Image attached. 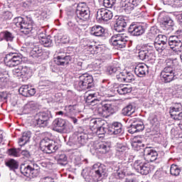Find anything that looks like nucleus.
Returning a JSON list of instances; mask_svg holds the SVG:
<instances>
[{
  "instance_id": "obj_25",
  "label": "nucleus",
  "mask_w": 182,
  "mask_h": 182,
  "mask_svg": "<svg viewBox=\"0 0 182 182\" xmlns=\"http://www.w3.org/2000/svg\"><path fill=\"white\" fill-rule=\"evenodd\" d=\"M143 130H144V124L143 122H134L128 128V132L131 134L143 132Z\"/></svg>"
},
{
  "instance_id": "obj_35",
  "label": "nucleus",
  "mask_w": 182,
  "mask_h": 182,
  "mask_svg": "<svg viewBox=\"0 0 182 182\" xmlns=\"http://www.w3.org/2000/svg\"><path fill=\"white\" fill-rule=\"evenodd\" d=\"M31 133L30 131L24 132L22 134V136L18 139V144L22 147V146H25L26 143L29 142L31 140Z\"/></svg>"
},
{
  "instance_id": "obj_27",
  "label": "nucleus",
  "mask_w": 182,
  "mask_h": 182,
  "mask_svg": "<svg viewBox=\"0 0 182 182\" xmlns=\"http://www.w3.org/2000/svg\"><path fill=\"white\" fill-rule=\"evenodd\" d=\"M126 26H127V23L126 22V20L124 17L119 16L117 19L116 23L114 25V31H116V32H123Z\"/></svg>"
},
{
  "instance_id": "obj_8",
  "label": "nucleus",
  "mask_w": 182,
  "mask_h": 182,
  "mask_svg": "<svg viewBox=\"0 0 182 182\" xmlns=\"http://www.w3.org/2000/svg\"><path fill=\"white\" fill-rule=\"evenodd\" d=\"M40 149L46 154H52V153H55L59 149V146L56 141L49 138H44L40 142Z\"/></svg>"
},
{
  "instance_id": "obj_2",
  "label": "nucleus",
  "mask_w": 182,
  "mask_h": 182,
  "mask_svg": "<svg viewBox=\"0 0 182 182\" xmlns=\"http://www.w3.org/2000/svg\"><path fill=\"white\" fill-rule=\"evenodd\" d=\"M127 150V146L123 144H117L115 156L120 160H122L121 166L119 167V170H122L123 173H126V171L129 168L128 163H132V161H133V159H134V156H133L128 157L129 154L126 152Z\"/></svg>"
},
{
  "instance_id": "obj_57",
  "label": "nucleus",
  "mask_w": 182,
  "mask_h": 182,
  "mask_svg": "<svg viewBox=\"0 0 182 182\" xmlns=\"http://www.w3.org/2000/svg\"><path fill=\"white\" fill-rule=\"evenodd\" d=\"M132 80H134V76L133 74L132 73H125V82L130 83Z\"/></svg>"
},
{
  "instance_id": "obj_61",
  "label": "nucleus",
  "mask_w": 182,
  "mask_h": 182,
  "mask_svg": "<svg viewBox=\"0 0 182 182\" xmlns=\"http://www.w3.org/2000/svg\"><path fill=\"white\" fill-rule=\"evenodd\" d=\"M125 1H127V4L131 6L134 9L139 5V1L137 0H126Z\"/></svg>"
},
{
  "instance_id": "obj_50",
  "label": "nucleus",
  "mask_w": 182,
  "mask_h": 182,
  "mask_svg": "<svg viewBox=\"0 0 182 182\" xmlns=\"http://www.w3.org/2000/svg\"><path fill=\"white\" fill-rule=\"evenodd\" d=\"M169 113L171 119L176 120V116H178V114L180 113V108L171 107ZM174 114H176V116Z\"/></svg>"
},
{
  "instance_id": "obj_14",
  "label": "nucleus",
  "mask_w": 182,
  "mask_h": 182,
  "mask_svg": "<svg viewBox=\"0 0 182 182\" xmlns=\"http://www.w3.org/2000/svg\"><path fill=\"white\" fill-rule=\"evenodd\" d=\"M160 77L164 83H170L177 79V77H176V71H173L171 68H164L160 73Z\"/></svg>"
},
{
  "instance_id": "obj_23",
  "label": "nucleus",
  "mask_w": 182,
  "mask_h": 182,
  "mask_svg": "<svg viewBox=\"0 0 182 182\" xmlns=\"http://www.w3.org/2000/svg\"><path fill=\"white\" fill-rule=\"evenodd\" d=\"M72 56H73V55H58L57 58H55V63L58 66L69 65V62L72 60Z\"/></svg>"
},
{
  "instance_id": "obj_42",
  "label": "nucleus",
  "mask_w": 182,
  "mask_h": 182,
  "mask_svg": "<svg viewBox=\"0 0 182 182\" xmlns=\"http://www.w3.org/2000/svg\"><path fill=\"white\" fill-rule=\"evenodd\" d=\"M117 92L118 94L123 95H127V93L132 92V88L127 87L124 85H121L117 87Z\"/></svg>"
},
{
  "instance_id": "obj_20",
  "label": "nucleus",
  "mask_w": 182,
  "mask_h": 182,
  "mask_svg": "<svg viewBox=\"0 0 182 182\" xmlns=\"http://www.w3.org/2000/svg\"><path fill=\"white\" fill-rule=\"evenodd\" d=\"M168 46L175 52H182V42L176 36L169 38Z\"/></svg>"
},
{
  "instance_id": "obj_43",
  "label": "nucleus",
  "mask_w": 182,
  "mask_h": 182,
  "mask_svg": "<svg viewBox=\"0 0 182 182\" xmlns=\"http://www.w3.org/2000/svg\"><path fill=\"white\" fill-rule=\"evenodd\" d=\"M37 17L38 19H41V21H45V19H48V11L45 9H40L36 12Z\"/></svg>"
},
{
  "instance_id": "obj_60",
  "label": "nucleus",
  "mask_w": 182,
  "mask_h": 182,
  "mask_svg": "<svg viewBox=\"0 0 182 182\" xmlns=\"http://www.w3.org/2000/svg\"><path fill=\"white\" fill-rule=\"evenodd\" d=\"M117 79L118 82H125L126 73H119L117 75Z\"/></svg>"
},
{
  "instance_id": "obj_11",
  "label": "nucleus",
  "mask_w": 182,
  "mask_h": 182,
  "mask_svg": "<svg viewBox=\"0 0 182 182\" xmlns=\"http://www.w3.org/2000/svg\"><path fill=\"white\" fill-rule=\"evenodd\" d=\"M75 15L77 22L80 21H87V19L90 18V11L89 8L86 6V4L81 3L77 5Z\"/></svg>"
},
{
  "instance_id": "obj_64",
  "label": "nucleus",
  "mask_w": 182,
  "mask_h": 182,
  "mask_svg": "<svg viewBox=\"0 0 182 182\" xmlns=\"http://www.w3.org/2000/svg\"><path fill=\"white\" fill-rule=\"evenodd\" d=\"M8 99V94L6 92H0V102H5Z\"/></svg>"
},
{
  "instance_id": "obj_7",
  "label": "nucleus",
  "mask_w": 182,
  "mask_h": 182,
  "mask_svg": "<svg viewBox=\"0 0 182 182\" xmlns=\"http://www.w3.org/2000/svg\"><path fill=\"white\" fill-rule=\"evenodd\" d=\"M139 58L141 60L145 62L154 61L156 59V54L154 53V48L153 46L149 45L143 46L139 50Z\"/></svg>"
},
{
  "instance_id": "obj_47",
  "label": "nucleus",
  "mask_w": 182,
  "mask_h": 182,
  "mask_svg": "<svg viewBox=\"0 0 182 182\" xmlns=\"http://www.w3.org/2000/svg\"><path fill=\"white\" fill-rule=\"evenodd\" d=\"M35 107V103L33 102H28L23 108L24 113H31Z\"/></svg>"
},
{
  "instance_id": "obj_12",
  "label": "nucleus",
  "mask_w": 182,
  "mask_h": 182,
  "mask_svg": "<svg viewBox=\"0 0 182 182\" xmlns=\"http://www.w3.org/2000/svg\"><path fill=\"white\" fill-rule=\"evenodd\" d=\"M5 65L9 68H15V66H18L22 62V55L19 53H11L6 55L4 60Z\"/></svg>"
},
{
  "instance_id": "obj_13",
  "label": "nucleus",
  "mask_w": 182,
  "mask_h": 182,
  "mask_svg": "<svg viewBox=\"0 0 182 182\" xmlns=\"http://www.w3.org/2000/svg\"><path fill=\"white\" fill-rule=\"evenodd\" d=\"M132 167L136 173H139L142 176H147L150 173V164L146 163L143 159L136 160Z\"/></svg>"
},
{
  "instance_id": "obj_54",
  "label": "nucleus",
  "mask_w": 182,
  "mask_h": 182,
  "mask_svg": "<svg viewBox=\"0 0 182 182\" xmlns=\"http://www.w3.org/2000/svg\"><path fill=\"white\" fill-rule=\"evenodd\" d=\"M30 166H31V170L34 176L38 177V176H39V166H38V164H31Z\"/></svg>"
},
{
  "instance_id": "obj_28",
  "label": "nucleus",
  "mask_w": 182,
  "mask_h": 182,
  "mask_svg": "<svg viewBox=\"0 0 182 182\" xmlns=\"http://www.w3.org/2000/svg\"><path fill=\"white\" fill-rule=\"evenodd\" d=\"M146 145L140 139L134 138L132 142V147L135 151H141V154L144 153V148Z\"/></svg>"
},
{
  "instance_id": "obj_51",
  "label": "nucleus",
  "mask_w": 182,
  "mask_h": 182,
  "mask_svg": "<svg viewBox=\"0 0 182 182\" xmlns=\"http://www.w3.org/2000/svg\"><path fill=\"white\" fill-rule=\"evenodd\" d=\"M122 9L126 12V14H130V12H132L134 9L129 6V3L125 1L124 2H122Z\"/></svg>"
},
{
  "instance_id": "obj_59",
  "label": "nucleus",
  "mask_w": 182,
  "mask_h": 182,
  "mask_svg": "<svg viewBox=\"0 0 182 182\" xmlns=\"http://www.w3.org/2000/svg\"><path fill=\"white\" fill-rule=\"evenodd\" d=\"M88 105L89 106H97V107L100 105H102V102L97 98H94Z\"/></svg>"
},
{
  "instance_id": "obj_21",
  "label": "nucleus",
  "mask_w": 182,
  "mask_h": 182,
  "mask_svg": "<svg viewBox=\"0 0 182 182\" xmlns=\"http://www.w3.org/2000/svg\"><path fill=\"white\" fill-rule=\"evenodd\" d=\"M123 125L120 122H114L108 127V134H123Z\"/></svg>"
},
{
  "instance_id": "obj_3",
  "label": "nucleus",
  "mask_w": 182,
  "mask_h": 182,
  "mask_svg": "<svg viewBox=\"0 0 182 182\" xmlns=\"http://www.w3.org/2000/svg\"><path fill=\"white\" fill-rule=\"evenodd\" d=\"M94 85L93 77L87 73H85L79 76L77 80L74 82V87L78 92L92 89Z\"/></svg>"
},
{
  "instance_id": "obj_58",
  "label": "nucleus",
  "mask_w": 182,
  "mask_h": 182,
  "mask_svg": "<svg viewBox=\"0 0 182 182\" xmlns=\"http://www.w3.org/2000/svg\"><path fill=\"white\" fill-rule=\"evenodd\" d=\"M37 35L38 36L40 41L41 39H45L47 38L46 31L45 30V28H42L41 30H39L38 31H37Z\"/></svg>"
},
{
  "instance_id": "obj_24",
  "label": "nucleus",
  "mask_w": 182,
  "mask_h": 182,
  "mask_svg": "<svg viewBox=\"0 0 182 182\" xmlns=\"http://www.w3.org/2000/svg\"><path fill=\"white\" fill-rule=\"evenodd\" d=\"M134 73L138 77H143L149 73V67L144 63L138 64L134 68Z\"/></svg>"
},
{
  "instance_id": "obj_37",
  "label": "nucleus",
  "mask_w": 182,
  "mask_h": 182,
  "mask_svg": "<svg viewBox=\"0 0 182 182\" xmlns=\"http://www.w3.org/2000/svg\"><path fill=\"white\" fill-rule=\"evenodd\" d=\"M135 112L136 108L132 104L128 105L122 110V113L124 116H132Z\"/></svg>"
},
{
  "instance_id": "obj_31",
  "label": "nucleus",
  "mask_w": 182,
  "mask_h": 182,
  "mask_svg": "<svg viewBox=\"0 0 182 182\" xmlns=\"http://www.w3.org/2000/svg\"><path fill=\"white\" fill-rule=\"evenodd\" d=\"M90 34L93 36H104L105 28L102 26L95 25L91 28Z\"/></svg>"
},
{
  "instance_id": "obj_18",
  "label": "nucleus",
  "mask_w": 182,
  "mask_h": 182,
  "mask_svg": "<svg viewBox=\"0 0 182 182\" xmlns=\"http://www.w3.org/2000/svg\"><path fill=\"white\" fill-rule=\"evenodd\" d=\"M95 113L100 117H106L109 116V113H112V105L109 104L100 105L95 108Z\"/></svg>"
},
{
  "instance_id": "obj_32",
  "label": "nucleus",
  "mask_w": 182,
  "mask_h": 182,
  "mask_svg": "<svg viewBox=\"0 0 182 182\" xmlns=\"http://www.w3.org/2000/svg\"><path fill=\"white\" fill-rule=\"evenodd\" d=\"M110 147H112V144L109 141L102 142L98 146V151L101 154H106L110 151Z\"/></svg>"
},
{
  "instance_id": "obj_16",
  "label": "nucleus",
  "mask_w": 182,
  "mask_h": 182,
  "mask_svg": "<svg viewBox=\"0 0 182 182\" xmlns=\"http://www.w3.org/2000/svg\"><path fill=\"white\" fill-rule=\"evenodd\" d=\"M113 18V11L106 9H100L97 11L96 19L99 22H107Z\"/></svg>"
},
{
  "instance_id": "obj_4",
  "label": "nucleus",
  "mask_w": 182,
  "mask_h": 182,
  "mask_svg": "<svg viewBox=\"0 0 182 182\" xmlns=\"http://www.w3.org/2000/svg\"><path fill=\"white\" fill-rule=\"evenodd\" d=\"M14 23L17 28H20L21 32L24 35H29V33H35L36 32L35 24L31 20L26 21L22 17H16L14 19Z\"/></svg>"
},
{
  "instance_id": "obj_49",
  "label": "nucleus",
  "mask_w": 182,
  "mask_h": 182,
  "mask_svg": "<svg viewBox=\"0 0 182 182\" xmlns=\"http://www.w3.org/2000/svg\"><path fill=\"white\" fill-rule=\"evenodd\" d=\"M13 75L15 77H22V66L18 65V68L13 70Z\"/></svg>"
},
{
  "instance_id": "obj_41",
  "label": "nucleus",
  "mask_w": 182,
  "mask_h": 182,
  "mask_svg": "<svg viewBox=\"0 0 182 182\" xmlns=\"http://www.w3.org/2000/svg\"><path fill=\"white\" fill-rule=\"evenodd\" d=\"M65 114L68 117H70L76 113V105H68L66 106L65 108Z\"/></svg>"
},
{
  "instance_id": "obj_34",
  "label": "nucleus",
  "mask_w": 182,
  "mask_h": 182,
  "mask_svg": "<svg viewBox=\"0 0 182 182\" xmlns=\"http://www.w3.org/2000/svg\"><path fill=\"white\" fill-rule=\"evenodd\" d=\"M15 36L12 33L6 31L0 33V42L6 41V42H13Z\"/></svg>"
},
{
  "instance_id": "obj_36",
  "label": "nucleus",
  "mask_w": 182,
  "mask_h": 182,
  "mask_svg": "<svg viewBox=\"0 0 182 182\" xmlns=\"http://www.w3.org/2000/svg\"><path fill=\"white\" fill-rule=\"evenodd\" d=\"M21 77L25 80L32 77V69L28 66H21Z\"/></svg>"
},
{
  "instance_id": "obj_56",
  "label": "nucleus",
  "mask_w": 182,
  "mask_h": 182,
  "mask_svg": "<svg viewBox=\"0 0 182 182\" xmlns=\"http://www.w3.org/2000/svg\"><path fill=\"white\" fill-rule=\"evenodd\" d=\"M116 4V0H104L103 5L105 8H112Z\"/></svg>"
},
{
  "instance_id": "obj_48",
  "label": "nucleus",
  "mask_w": 182,
  "mask_h": 182,
  "mask_svg": "<svg viewBox=\"0 0 182 182\" xmlns=\"http://www.w3.org/2000/svg\"><path fill=\"white\" fill-rule=\"evenodd\" d=\"M29 85H22L19 90L18 93L21 95L22 96H24V97H28V90Z\"/></svg>"
},
{
  "instance_id": "obj_44",
  "label": "nucleus",
  "mask_w": 182,
  "mask_h": 182,
  "mask_svg": "<svg viewBox=\"0 0 182 182\" xmlns=\"http://www.w3.org/2000/svg\"><path fill=\"white\" fill-rule=\"evenodd\" d=\"M40 43H41V45H43L45 48H50V46L53 45L52 39H50V36H49L48 37H46V38L40 40Z\"/></svg>"
},
{
  "instance_id": "obj_10",
  "label": "nucleus",
  "mask_w": 182,
  "mask_h": 182,
  "mask_svg": "<svg viewBox=\"0 0 182 182\" xmlns=\"http://www.w3.org/2000/svg\"><path fill=\"white\" fill-rule=\"evenodd\" d=\"M89 136L85 132H75L69 139L70 143L75 144L77 147H82L87 143Z\"/></svg>"
},
{
  "instance_id": "obj_6",
  "label": "nucleus",
  "mask_w": 182,
  "mask_h": 182,
  "mask_svg": "<svg viewBox=\"0 0 182 182\" xmlns=\"http://www.w3.org/2000/svg\"><path fill=\"white\" fill-rule=\"evenodd\" d=\"M51 117L50 111L38 112L34 117L33 124L36 127H46Z\"/></svg>"
},
{
  "instance_id": "obj_17",
  "label": "nucleus",
  "mask_w": 182,
  "mask_h": 182,
  "mask_svg": "<svg viewBox=\"0 0 182 182\" xmlns=\"http://www.w3.org/2000/svg\"><path fill=\"white\" fill-rule=\"evenodd\" d=\"M167 45V36L166 35L159 34L155 39L154 46L159 53L165 50Z\"/></svg>"
},
{
  "instance_id": "obj_62",
  "label": "nucleus",
  "mask_w": 182,
  "mask_h": 182,
  "mask_svg": "<svg viewBox=\"0 0 182 182\" xmlns=\"http://www.w3.org/2000/svg\"><path fill=\"white\" fill-rule=\"evenodd\" d=\"M174 90L176 92V94L180 97L182 94V85H174Z\"/></svg>"
},
{
  "instance_id": "obj_53",
  "label": "nucleus",
  "mask_w": 182,
  "mask_h": 182,
  "mask_svg": "<svg viewBox=\"0 0 182 182\" xmlns=\"http://www.w3.org/2000/svg\"><path fill=\"white\" fill-rule=\"evenodd\" d=\"M8 154L9 156H12L13 157H19L21 156L19 151H18V149H9L8 150Z\"/></svg>"
},
{
  "instance_id": "obj_5",
  "label": "nucleus",
  "mask_w": 182,
  "mask_h": 182,
  "mask_svg": "<svg viewBox=\"0 0 182 182\" xmlns=\"http://www.w3.org/2000/svg\"><path fill=\"white\" fill-rule=\"evenodd\" d=\"M90 129L96 133L100 139L105 137V134H109V128L105 127V120L100 118L90 119Z\"/></svg>"
},
{
  "instance_id": "obj_26",
  "label": "nucleus",
  "mask_w": 182,
  "mask_h": 182,
  "mask_svg": "<svg viewBox=\"0 0 182 182\" xmlns=\"http://www.w3.org/2000/svg\"><path fill=\"white\" fill-rule=\"evenodd\" d=\"M161 28L164 31H168V32H173L174 31V21L168 16H165L161 24Z\"/></svg>"
},
{
  "instance_id": "obj_29",
  "label": "nucleus",
  "mask_w": 182,
  "mask_h": 182,
  "mask_svg": "<svg viewBox=\"0 0 182 182\" xmlns=\"http://www.w3.org/2000/svg\"><path fill=\"white\" fill-rule=\"evenodd\" d=\"M24 46L28 49H33V52H36V53H39V49L35 47V38L33 37H26L24 40Z\"/></svg>"
},
{
  "instance_id": "obj_33",
  "label": "nucleus",
  "mask_w": 182,
  "mask_h": 182,
  "mask_svg": "<svg viewBox=\"0 0 182 182\" xmlns=\"http://www.w3.org/2000/svg\"><path fill=\"white\" fill-rule=\"evenodd\" d=\"M166 67L164 69H171L172 71L176 72V66L178 65V60L177 58H168L165 60Z\"/></svg>"
},
{
  "instance_id": "obj_22",
  "label": "nucleus",
  "mask_w": 182,
  "mask_h": 182,
  "mask_svg": "<svg viewBox=\"0 0 182 182\" xmlns=\"http://www.w3.org/2000/svg\"><path fill=\"white\" fill-rule=\"evenodd\" d=\"M52 126L56 132H65L66 130V120L57 118L53 122Z\"/></svg>"
},
{
  "instance_id": "obj_30",
  "label": "nucleus",
  "mask_w": 182,
  "mask_h": 182,
  "mask_svg": "<svg viewBox=\"0 0 182 182\" xmlns=\"http://www.w3.org/2000/svg\"><path fill=\"white\" fill-rule=\"evenodd\" d=\"M20 171L23 176H25V177H36L35 176V173H33V171H32V166L28 165H22L20 168Z\"/></svg>"
},
{
  "instance_id": "obj_45",
  "label": "nucleus",
  "mask_w": 182,
  "mask_h": 182,
  "mask_svg": "<svg viewBox=\"0 0 182 182\" xmlns=\"http://www.w3.org/2000/svg\"><path fill=\"white\" fill-rule=\"evenodd\" d=\"M72 159L75 166H79V164H82V158L80 157V154L79 152L73 154Z\"/></svg>"
},
{
  "instance_id": "obj_38",
  "label": "nucleus",
  "mask_w": 182,
  "mask_h": 182,
  "mask_svg": "<svg viewBox=\"0 0 182 182\" xmlns=\"http://www.w3.org/2000/svg\"><path fill=\"white\" fill-rule=\"evenodd\" d=\"M120 70V66L119 65V63H114L112 65H109L107 68V75H113L114 73H116V72H119Z\"/></svg>"
},
{
  "instance_id": "obj_39",
  "label": "nucleus",
  "mask_w": 182,
  "mask_h": 182,
  "mask_svg": "<svg viewBox=\"0 0 182 182\" xmlns=\"http://www.w3.org/2000/svg\"><path fill=\"white\" fill-rule=\"evenodd\" d=\"M57 163L60 166L65 167L68 164V156L65 154H60L58 156Z\"/></svg>"
},
{
  "instance_id": "obj_40",
  "label": "nucleus",
  "mask_w": 182,
  "mask_h": 182,
  "mask_svg": "<svg viewBox=\"0 0 182 182\" xmlns=\"http://www.w3.org/2000/svg\"><path fill=\"white\" fill-rule=\"evenodd\" d=\"M180 173H181V168L178 165L172 164L171 166L170 173L171 176L177 177V176H180Z\"/></svg>"
},
{
  "instance_id": "obj_55",
  "label": "nucleus",
  "mask_w": 182,
  "mask_h": 182,
  "mask_svg": "<svg viewBox=\"0 0 182 182\" xmlns=\"http://www.w3.org/2000/svg\"><path fill=\"white\" fill-rule=\"evenodd\" d=\"M6 166L9 167L10 170H16L18 168V164L14 160L7 162Z\"/></svg>"
},
{
  "instance_id": "obj_15",
  "label": "nucleus",
  "mask_w": 182,
  "mask_h": 182,
  "mask_svg": "<svg viewBox=\"0 0 182 182\" xmlns=\"http://www.w3.org/2000/svg\"><path fill=\"white\" fill-rule=\"evenodd\" d=\"M143 151L141 158L144 157V160L148 162L156 161V159L159 157V153L151 147H146Z\"/></svg>"
},
{
  "instance_id": "obj_46",
  "label": "nucleus",
  "mask_w": 182,
  "mask_h": 182,
  "mask_svg": "<svg viewBox=\"0 0 182 182\" xmlns=\"http://www.w3.org/2000/svg\"><path fill=\"white\" fill-rule=\"evenodd\" d=\"M100 49V46L90 45L87 47V52H90L91 55H95L97 50Z\"/></svg>"
},
{
  "instance_id": "obj_1",
  "label": "nucleus",
  "mask_w": 182,
  "mask_h": 182,
  "mask_svg": "<svg viewBox=\"0 0 182 182\" xmlns=\"http://www.w3.org/2000/svg\"><path fill=\"white\" fill-rule=\"evenodd\" d=\"M82 176L85 181L97 182L103 180L107 176L106 166L100 163L95 164L92 168H85L82 171Z\"/></svg>"
},
{
  "instance_id": "obj_9",
  "label": "nucleus",
  "mask_w": 182,
  "mask_h": 182,
  "mask_svg": "<svg viewBox=\"0 0 182 182\" xmlns=\"http://www.w3.org/2000/svg\"><path fill=\"white\" fill-rule=\"evenodd\" d=\"M129 42V36L124 33H117L113 35L109 39V43L117 49H123Z\"/></svg>"
},
{
  "instance_id": "obj_52",
  "label": "nucleus",
  "mask_w": 182,
  "mask_h": 182,
  "mask_svg": "<svg viewBox=\"0 0 182 182\" xmlns=\"http://www.w3.org/2000/svg\"><path fill=\"white\" fill-rule=\"evenodd\" d=\"M8 82V77L0 75V89H4L6 86V82Z\"/></svg>"
},
{
  "instance_id": "obj_63",
  "label": "nucleus",
  "mask_w": 182,
  "mask_h": 182,
  "mask_svg": "<svg viewBox=\"0 0 182 182\" xmlns=\"http://www.w3.org/2000/svg\"><path fill=\"white\" fill-rule=\"evenodd\" d=\"M21 154L24 159H31V152L26 149L21 151Z\"/></svg>"
},
{
  "instance_id": "obj_19",
  "label": "nucleus",
  "mask_w": 182,
  "mask_h": 182,
  "mask_svg": "<svg viewBox=\"0 0 182 182\" xmlns=\"http://www.w3.org/2000/svg\"><path fill=\"white\" fill-rule=\"evenodd\" d=\"M128 32L131 33L132 36H141V35L146 32V29L144 28V26L133 23L129 26Z\"/></svg>"
}]
</instances>
